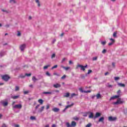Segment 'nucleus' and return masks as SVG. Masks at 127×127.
<instances>
[{
	"label": "nucleus",
	"instance_id": "58",
	"mask_svg": "<svg viewBox=\"0 0 127 127\" xmlns=\"http://www.w3.org/2000/svg\"><path fill=\"white\" fill-rule=\"evenodd\" d=\"M54 75H55L56 76H60V75L58 74L57 73H54Z\"/></svg>",
	"mask_w": 127,
	"mask_h": 127
},
{
	"label": "nucleus",
	"instance_id": "11",
	"mask_svg": "<svg viewBox=\"0 0 127 127\" xmlns=\"http://www.w3.org/2000/svg\"><path fill=\"white\" fill-rule=\"evenodd\" d=\"M110 40H111V41H112V42L109 43L108 44V45L109 46H112V45H113V44H114L115 43V40H114V39H113V38H111V39H110Z\"/></svg>",
	"mask_w": 127,
	"mask_h": 127
},
{
	"label": "nucleus",
	"instance_id": "34",
	"mask_svg": "<svg viewBox=\"0 0 127 127\" xmlns=\"http://www.w3.org/2000/svg\"><path fill=\"white\" fill-rule=\"evenodd\" d=\"M15 91H19V87H18L17 86H15Z\"/></svg>",
	"mask_w": 127,
	"mask_h": 127
},
{
	"label": "nucleus",
	"instance_id": "42",
	"mask_svg": "<svg viewBox=\"0 0 127 127\" xmlns=\"http://www.w3.org/2000/svg\"><path fill=\"white\" fill-rule=\"evenodd\" d=\"M106 52H107V50L106 49H104L102 51V53H103V54H106Z\"/></svg>",
	"mask_w": 127,
	"mask_h": 127
},
{
	"label": "nucleus",
	"instance_id": "6",
	"mask_svg": "<svg viewBox=\"0 0 127 127\" xmlns=\"http://www.w3.org/2000/svg\"><path fill=\"white\" fill-rule=\"evenodd\" d=\"M0 104H1V105H2L4 107H6V106H7V105H8V102H5L3 100H1L0 102Z\"/></svg>",
	"mask_w": 127,
	"mask_h": 127
},
{
	"label": "nucleus",
	"instance_id": "7",
	"mask_svg": "<svg viewBox=\"0 0 127 127\" xmlns=\"http://www.w3.org/2000/svg\"><path fill=\"white\" fill-rule=\"evenodd\" d=\"M13 109H20L21 108H22V105L21 104H18L14 106L13 107Z\"/></svg>",
	"mask_w": 127,
	"mask_h": 127
},
{
	"label": "nucleus",
	"instance_id": "17",
	"mask_svg": "<svg viewBox=\"0 0 127 127\" xmlns=\"http://www.w3.org/2000/svg\"><path fill=\"white\" fill-rule=\"evenodd\" d=\"M95 117H94V114L92 112L90 113V115L89 116V119H94Z\"/></svg>",
	"mask_w": 127,
	"mask_h": 127
},
{
	"label": "nucleus",
	"instance_id": "36",
	"mask_svg": "<svg viewBox=\"0 0 127 127\" xmlns=\"http://www.w3.org/2000/svg\"><path fill=\"white\" fill-rule=\"evenodd\" d=\"M92 72H93V71H92V70L89 69L88 70V72H87L88 75H89V74H91V73H92Z\"/></svg>",
	"mask_w": 127,
	"mask_h": 127
},
{
	"label": "nucleus",
	"instance_id": "41",
	"mask_svg": "<svg viewBox=\"0 0 127 127\" xmlns=\"http://www.w3.org/2000/svg\"><path fill=\"white\" fill-rule=\"evenodd\" d=\"M114 79L115 80V81H118V80H120V77H114Z\"/></svg>",
	"mask_w": 127,
	"mask_h": 127
},
{
	"label": "nucleus",
	"instance_id": "1",
	"mask_svg": "<svg viewBox=\"0 0 127 127\" xmlns=\"http://www.w3.org/2000/svg\"><path fill=\"white\" fill-rule=\"evenodd\" d=\"M124 103H125V101H122L121 98H119L117 100V102H114V105H119V104H124Z\"/></svg>",
	"mask_w": 127,
	"mask_h": 127
},
{
	"label": "nucleus",
	"instance_id": "8",
	"mask_svg": "<svg viewBox=\"0 0 127 127\" xmlns=\"http://www.w3.org/2000/svg\"><path fill=\"white\" fill-rule=\"evenodd\" d=\"M45 108V106H42L41 107V108L39 109L38 110V113L39 114H41V113H42L43 111H44V109Z\"/></svg>",
	"mask_w": 127,
	"mask_h": 127
},
{
	"label": "nucleus",
	"instance_id": "22",
	"mask_svg": "<svg viewBox=\"0 0 127 127\" xmlns=\"http://www.w3.org/2000/svg\"><path fill=\"white\" fill-rule=\"evenodd\" d=\"M70 96V93H69L68 92L65 93L64 95V98H68L69 97V96Z\"/></svg>",
	"mask_w": 127,
	"mask_h": 127
},
{
	"label": "nucleus",
	"instance_id": "55",
	"mask_svg": "<svg viewBox=\"0 0 127 127\" xmlns=\"http://www.w3.org/2000/svg\"><path fill=\"white\" fill-rule=\"evenodd\" d=\"M10 25L9 24H6L5 25V27H6V28H8L9 27Z\"/></svg>",
	"mask_w": 127,
	"mask_h": 127
},
{
	"label": "nucleus",
	"instance_id": "60",
	"mask_svg": "<svg viewBox=\"0 0 127 127\" xmlns=\"http://www.w3.org/2000/svg\"><path fill=\"white\" fill-rule=\"evenodd\" d=\"M109 74H110V73H109V72H106V73H105V76H107V75H109Z\"/></svg>",
	"mask_w": 127,
	"mask_h": 127
},
{
	"label": "nucleus",
	"instance_id": "53",
	"mask_svg": "<svg viewBox=\"0 0 127 127\" xmlns=\"http://www.w3.org/2000/svg\"><path fill=\"white\" fill-rule=\"evenodd\" d=\"M64 61H66V58H64L62 61V63H63V62H64Z\"/></svg>",
	"mask_w": 127,
	"mask_h": 127
},
{
	"label": "nucleus",
	"instance_id": "47",
	"mask_svg": "<svg viewBox=\"0 0 127 127\" xmlns=\"http://www.w3.org/2000/svg\"><path fill=\"white\" fill-rule=\"evenodd\" d=\"M29 93V91H24V95H26L27 94H28Z\"/></svg>",
	"mask_w": 127,
	"mask_h": 127
},
{
	"label": "nucleus",
	"instance_id": "16",
	"mask_svg": "<svg viewBox=\"0 0 127 127\" xmlns=\"http://www.w3.org/2000/svg\"><path fill=\"white\" fill-rule=\"evenodd\" d=\"M53 86L54 87V88H56V89H57V88H60L61 87V85H60V84L57 83L56 84H54Z\"/></svg>",
	"mask_w": 127,
	"mask_h": 127
},
{
	"label": "nucleus",
	"instance_id": "26",
	"mask_svg": "<svg viewBox=\"0 0 127 127\" xmlns=\"http://www.w3.org/2000/svg\"><path fill=\"white\" fill-rule=\"evenodd\" d=\"M38 103H39L41 105H42L43 104V100L40 99H39L38 101Z\"/></svg>",
	"mask_w": 127,
	"mask_h": 127
},
{
	"label": "nucleus",
	"instance_id": "33",
	"mask_svg": "<svg viewBox=\"0 0 127 127\" xmlns=\"http://www.w3.org/2000/svg\"><path fill=\"white\" fill-rule=\"evenodd\" d=\"M73 120H74V121H78L79 119L78 118V117H77V116H75L73 118Z\"/></svg>",
	"mask_w": 127,
	"mask_h": 127
},
{
	"label": "nucleus",
	"instance_id": "24",
	"mask_svg": "<svg viewBox=\"0 0 127 127\" xmlns=\"http://www.w3.org/2000/svg\"><path fill=\"white\" fill-rule=\"evenodd\" d=\"M9 3L11 4H13V3H16V1H15V0H10Z\"/></svg>",
	"mask_w": 127,
	"mask_h": 127
},
{
	"label": "nucleus",
	"instance_id": "61",
	"mask_svg": "<svg viewBox=\"0 0 127 127\" xmlns=\"http://www.w3.org/2000/svg\"><path fill=\"white\" fill-rule=\"evenodd\" d=\"M88 115L87 114H85L83 115V117H87Z\"/></svg>",
	"mask_w": 127,
	"mask_h": 127
},
{
	"label": "nucleus",
	"instance_id": "27",
	"mask_svg": "<svg viewBox=\"0 0 127 127\" xmlns=\"http://www.w3.org/2000/svg\"><path fill=\"white\" fill-rule=\"evenodd\" d=\"M66 127H72V126H71V124H70V123H69L68 122H67L66 123Z\"/></svg>",
	"mask_w": 127,
	"mask_h": 127
},
{
	"label": "nucleus",
	"instance_id": "57",
	"mask_svg": "<svg viewBox=\"0 0 127 127\" xmlns=\"http://www.w3.org/2000/svg\"><path fill=\"white\" fill-rule=\"evenodd\" d=\"M49 108H50V106H49V105H47V106H46L47 110H48L49 109Z\"/></svg>",
	"mask_w": 127,
	"mask_h": 127
},
{
	"label": "nucleus",
	"instance_id": "15",
	"mask_svg": "<svg viewBox=\"0 0 127 127\" xmlns=\"http://www.w3.org/2000/svg\"><path fill=\"white\" fill-rule=\"evenodd\" d=\"M71 127H75L77 126V123L75 121H72L71 123Z\"/></svg>",
	"mask_w": 127,
	"mask_h": 127
},
{
	"label": "nucleus",
	"instance_id": "46",
	"mask_svg": "<svg viewBox=\"0 0 127 127\" xmlns=\"http://www.w3.org/2000/svg\"><path fill=\"white\" fill-rule=\"evenodd\" d=\"M64 69H65V70L66 71H67V70H69V69H70V67H65L64 66Z\"/></svg>",
	"mask_w": 127,
	"mask_h": 127
},
{
	"label": "nucleus",
	"instance_id": "10",
	"mask_svg": "<svg viewBox=\"0 0 127 127\" xmlns=\"http://www.w3.org/2000/svg\"><path fill=\"white\" fill-rule=\"evenodd\" d=\"M120 97H121V95H115L114 96L111 97L110 101H112V100H114V99H118V98H120Z\"/></svg>",
	"mask_w": 127,
	"mask_h": 127
},
{
	"label": "nucleus",
	"instance_id": "3",
	"mask_svg": "<svg viewBox=\"0 0 127 127\" xmlns=\"http://www.w3.org/2000/svg\"><path fill=\"white\" fill-rule=\"evenodd\" d=\"M108 120L109 122H116V121H117V117L110 116L108 117Z\"/></svg>",
	"mask_w": 127,
	"mask_h": 127
},
{
	"label": "nucleus",
	"instance_id": "52",
	"mask_svg": "<svg viewBox=\"0 0 127 127\" xmlns=\"http://www.w3.org/2000/svg\"><path fill=\"white\" fill-rule=\"evenodd\" d=\"M39 107H40V105L38 104L35 107V109H37L38 108H39Z\"/></svg>",
	"mask_w": 127,
	"mask_h": 127
},
{
	"label": "nucleus",
	"instance_id": "4",
	"mask_svg": "<svg viewBox=\"0 0 127 127\" xmlns=\"http://www.w3.org/2000/svg\"><path fill=\"white\" fill-rule=\"evenodd\" d=\"M5 55H6V51L1 50L0 52V57H3Z\"/></svg>",
	"mask_w": 127,
	"mask_h": 127
},
{
	"label": "nucleus",
	"instance_id": "9",
	"mask_svg": "<svg viewBox=\"0 0 127 127\" xmlns=\"http://www.w3.org/2000/svg\"><path fill=\"white\" fill-rule=\"evenodd\" d=\"M101 117V113H99V112H97L95 114V116L94 117V120H95V119H97V118H99Z\"/></svg>",
	"mask_w": 127,
	"mask_h": 127
},
{
	"label": "nucleus",
	"instance_id": "12",
	"mask_svg": "<svg viewBox=\"0 0 127 127\" xmlns=\"http://www.w3.org/2000/svg\"><path fill=\"white\" fill-rule=\"evenodd\" d=\"M20 49L21 51H23V50H24V49H25V44L21 45L20 46Z\"/></svg>",
	"mask_w": 127,
	"mask_h": 127
},
{
	"label": "nucleus",
	"instance_id": "25",
	"mask_svg": "<svg viewBox=\"0 0 127 127\" xmlns=\"http://www.w3.org/2000/svg\"><path fill=\"white\" fill-rule=\"evenodd\" d=\"M32 80L33 81V82H34V83H35L36 82V81L38 80V79L37 78H36V77H35V76H33Z\"/></svg>",
	"mask_w": 127,
	"mask_h": 127
},
{
	"label": "nucleus",
	"instance_id": "62",
	"mask_svg": "<svg viewBox=\"0 0 127 127\" xmlns=\"http://www.w3.org/2000/svg\"><path fill=\"white\" fill-rule=\"evenodd\" d=\"M30 88H33V85L32 84H30L29 85Z\"/></svg>",
	"mask_w": 127,
	"mask_h": 127
},
{
	"label": "nucleus",
	"instance_id": "40",
	"mask_svg": "<svg viewBox=\"0 0 127 127\" xmlns=\"http://www.w3.org/2000/svg\"><path fill=\"white\" fill-rule=\"evenodd\" d=\"M117 32H115L114 33H113V37H117Z\"/></svg>",
	"mask_w": 127,
	"mask_h": 127
},
{
	"label": "nucleus",
	"instance_id": "49",
	"mask_svg": "<svg viewBox=\"0 0 127 127\" xmlns=\"http://www.w3.org/2000/svg\"><path fill=\"white\" fill-rule=\"evenodd\" d=\"M124 114L127 115V108L124 110Z\"/></svg>",
	"mask_w": 127,
	"mask_h": 127
},
{
	"label": "nucleus",
	"instance_id": "38",
	"mask_svg": "<svg viewBox=\"0 0 127 127\" xmlns=\"http://www.w3.org/2000/svg\"><path fill=\"white\" fill-rule=\"evenodd\" d=\"M56 56V55H55V54H53L51 56L52 59H53V58H55Z\"/></svg>",
	"mask_w": 127,
	"mask_h": 127
},
{
	"label": "nucleus",
	"instance_id": "45",
	"mask_svg": "<svg viewBox=\"0 0 127 127\" xmlns=\"http://www.w3.org/2000/svg\"><path fill=\"white\" fill-rule=\"evenodd\" d=\"M91 126H92V124L91 123H89L86 126V127H91Z\"/></svg>",
	"mask_w": 127,
	"mask_h": 127
},
{
	"label": "nucleus",
	"instance_id": "5",
	"mask_svg": "<svg viewBox=\"0 0 127 127\" xmlns=\"http://www.w3.org/2000/svg\"><path fill=\"white\" fill-rule=\"evenodd\" d=\"M78 68H80V70L82 71H85V69L84 67V65H82L81 64H77V66L75 67L76 69H78Z\"/></svg>",
	"mask_w": 127,
	"mask_h": 127
},
{
	"label": "nucleus",
	"instance_id": "30",
	"mask_svg": "<svg viewBox=\"0 0 127 127\" xmlns=\"http://www.w3.org/2000/svg\"><path fill=\"white\" fill-rule=\"evenodd\" d=\"M20 78H25V74L23 75V74H21L20 76H19Z\"/></svg>",
	"mask_w": 127,
	"mask_h": 127
},
{
	"label": "nucleus",
	"instance_id": "32",
	"mask_svg": "<svg viewBox=\"0 0 127 127\" xmlns=\"http://www.w3.org/2000/svg\"><path fill=\"white\" fill-rule=\"evenodd\" d=\"M1 11H2L3 12H5V13H8V12L7 11V10H4L3 9H1Z\"/></svg>",
	"mask_w": 127,
	"mask_h": 127
},
{
	"label": "nucleus",
	"instance_id": "39",
	"mask_svg": "<svg viewBox=\"0 0 127 127\" xmlns=\"http://www.w3.org/2000/svg\"><path fill=\"white\" fill-rule=\"evenodd\" d=\"M97 59H98V57H95L93 58L92 60L93 61H96V60H97Z\"/></svg>",
	"mask_w": 127,
	"mask_h": 127
},
{
	"label": "nucleus",
	"instance_id": "31",
	"mask_svg": "<svg viewBox=\"0 0 127 127\" xmlns=\"http://www.w3.org/2000/svg\"><path fill=\"white\" fill-rule=\"evenodd\" d=\"M48 67H50V65H46V66H44V70L47 69L48 68Z\"/></svg>",
	"mask_w": 127,
	"mask_h": 127
},
{
	"label": "nucleus",
	"instance_id": "29",
	"mask_svg": "<svg viewBox=\"0 0 127 127\" xmlns=\"http://www.w3.org/2000/svg\"><path fill=\"white\" fill-rule=\"evenodd\" d=\"M74 105V103H72L71 105H67L66 107H65V109H68V108H70V107H72V106H73Z\"/></svg>",
	"mask_w": 127,
	"mask_h": 127
},
{
	"label": "nucleus",
	"instance_id": "20",
	"mask_svg": "<svg viewBox=\"0 0 127 127\" xmlns=\"http://www.w3.org/2000/svg\"><path fill=\"white\" fill-rule=\"evenodd\" d=\"M11 98L12 99H13V100H16V99H18V98H19V95L13 96Z\"/></svg>",
	"mask_w": 127,
	"mask_h": 127
},
{
	"label": "nucleus",
	"instance_id": "51",
	"mask_svg": "<svg viewBox=\"0 0 127 127\" xmlns=\"http://www.w3.org/2000/svg\"><path fill=\"white\" fill-rule=\"evenodd\" d=\"M84 93H91V90L84 91Z\"/></svg>",
	"mask_w": 127,
	"mask_h": 127
},
{
	"label": "nucleus",
	"instance_id": "63",
	"mask_svg": "<svg viewBox=\"0 0 127 127\" xmlns=\"http://www.w3.org/2000/svg\"><path fill=\"white\" fill-rule=\"evenodd\" d=\"M112 66H113V67H115V63H112Z\"/></svg>",
	"mask_w": 127,
	"mask_h": 127
},
{
	"label": "nucleus",
	"instance_id": "59",
	"mask_svg": "<svg viewBox=\"0 0 127 127\" xmlns=\"http://www.w3.org/2000/svg\"><path fill=\"white\" fill-rule=\"evenodd\" d=\"M96 97V95H93L92 97H91V99H95V97Z\"/></svg>",
	"mask_w": 127,
	"mask_h": 127
},
{
	"label": "nucleus",
	"instance_id": "21",
	"mask_svg": "<svg viewBox=\"0 0 127 127\" xmlns=\"http://www.w3.org/2000/svg\"><path fill=\"white\" fill-rule=\"evenodd\" d=\"M76 96H77V94H76L75 93H72L70 97H69V99H72L73 98H74V97Z\"/></svg>",
	"mask_w": 127,
	"mask_h": 127
},
{
	"label": "nucleus",
	"instance_id": "18",
	"mask_svg": "<svg viewBox=\"0 0 127 127\" xmlns=\"http://www.w3.org/2000/svg\"><path fill=\"white\" fill-rule=\"evenodd\" d=\"M104 120H105V118H104V117H101V118H100L99 119L98 122H101V123H104Z\"/></svg>",
	"mask_w": 127,
	"mask_h": 127
},
{
	"label": "nucleus",
	"instance_id": "14",
	"mask_svg": "<svg viewBox=\"0 0 127 127\" xmlns=\"http://www.w3.org/2000/svg\"><path fill=\"white\" fill-rule=\"evenodd\" d=\"M95 96H96V99L97 100H99V99H102V95H101V94H100V93H98Z\"/></svg>",
	"mask_w": 127,
	"mask_h": 127
},
{
	"label": "nucleus",
	"instance_id": "64",
	"mask_svg": "<svg viewBox=\"0 0 127 127\" xmlns=\"http://www.w3.org/2000/svg\"><path fill=\"white\" fill-rule=\"evenodd\" d=\"M72 64V61H69V64Z\"/></svg>",
	"mask_w": 127,
	"mask_h": 127
},
{
	"label": "nucleus",
	"instance_id": "54",
	"mask_svg": "<svg viewBox=\"0 0 127 127\" xmlns=\"http://www.w3.org/2000/svg\"><path fill=\"white\" fill-rule=\"evenodd\" d=\"M46 74L47 76H50V74L49 73V72L47 71Z\"/></svg>",
	"mask_w": 127,
	"mask_h": 127
},
{
	"label": "nucleus",
	"instance_id": "19",
	"mask_svg": "<svg viewBox=\"0 0 127 127\" xmlns=\"http://www.w3.org/2000/svg\"><path fill=\"white\" fill-rule=\"evenodd\" d=\"M44 95H52V92H43Z\"/></svg>",
	"mask_w": 127,
	"mask_h": 127
},
{
	"label": "nucleus",
	"instance_id": "13",
	"mask_svg": "<svg viewBox=\"0 0 127 127\" xmlns=\"http://www.w3.org/2000/svg\"><path fill=\"white\" fill-rule=\"evenodd\" d=\"M53 112H54L55 113H58L60 111V109L59 108H54L52 109Z\"/></svg>",
	"mask_w": 127,
	"mask_h": 127
},
{
	"label": "nucleus",
	"instance_id": "44",
	"mask_svg": "<svg viewBox=\"0 0 127 127\" xmlns=\"http://www.w3.org/2000/svg\"><path fill=\"white\" fill-rule=\"evenodd\" d=\"M117 95H118V96H121V90H120L118 91Z\"/></svg>",
	"mask_w": 127,
	"mask_h": 127
},
{
	"label": "nucleus",
	"instance_id": "48",
	"mask_svg": "<svg viewBox=\"0 0 127 127\" xmlns=\"http://www.w3.org/2000/svg\"><path fill=\"white\" fill-rule=\"evenodd\" d=\"M17 36H21V33H20V32H19V31H18L17 32Z\"/></svg>",
	"mask_w": 127,
	"mask_h": 127
},
{
	"label": "nucleus",
	"instance_id": "50",
	"mask_svg": "<svg viewBox=\"0 0 127 127\" xmlns=\"http://www.w3.org/2000/svg\"><path fill=\"white\" fill-rule=\"evenodd\" d=\"M65 78H66V75H64L63 76L61 77V79L64 80V79H65Z\"/></svg>",
	"mask_w": 127,
	"mask_h": 127
},
{
	"label": "nucleus",
	"instance_id": "28",
	"mask_svg": "<svg viewBox=\"0 0 127 127\" xmlns=\"http://www.w3.org/2000/svg\"><path fill=\"white\" fill-rule=\"evenodd\" d=\"M30 120L32 121H34V120H36V118L34 116H31L30 118Z\"/></svg>",
	"mask_w": 127,
	"mask_h": 127
},
{
	"label": "nucleus",
	"instance_id": "35",
	"mask_svg": "<svg viewBox=\"0 0 127 127\" xmlns=\"http://www.w3.org/2000/svg\"><path fill=\"white\" fill-rule=\"evenodd\" d=\"M25 75V76H27V77H30L31 76V73H26Z\"/></svg>",
	"mask_w": 127,
	"mask_h": 127
},
{
	"label": "nucleus",
	"instance_id": "2",
	"mask_svg": "<svg viewBox=\"0 0 127 127\" xmlns=\"http://www.w3.org/2000/svg\"><path fill=\"white\" fill-rule=\"evenodd\" d=\"M9 78H10L9 76L6 74L2 76V80H3L4 81H5L6 82H7V81H8V80H9Z\"/></svg>",
	"mask_w": 127,
	"mask_h": 127
},
{
	"label": "nucleus",
	"instance_id": "43",
	"mask_svg": "<svg viewBox=\"0 0 127 127\" xmlns=\"http://www.w3.org/2000/svg\"><path fill=\"white\" fill-rule=\"evenodd\" d=\"M57 67H58V65H54V66H53L52 67V69H56V68H57Z\"/></svg>",
	"mask_w": 127,
	"mask_h": 127
},
{
	"label": "nucleus",
	"instance_id": "23",
	"mask_svg": "<svg viewBox=\"0 0 127 127\" xmlns=\"http://www.w3.org/2000/svg\"><path fill=\"white\" fill-rule=\"evenodd\" d=\"M118 86H120V87H123V88H125L126 87V85L124 83H118Z\"/></svg>",
	"mask_w": 127,
	"mask_h": 127
},
{
	"label": "nucleus",
	"instance_id": "37",
	"mask_svg": "<svg viewBox=\"0 0 127 127\" xmlns=\"http://www.w3.org/2000/svg\"><path fill=\"white\" fill-rule=\"evenodd\" d=\"M106 43H107V42H106V41H102V42H101V44H102V45H105L106 44Z\"/></svg>",
	"mask_w": 127,
	"mask_h": 127
},
{
	"label": "nucleus",
	"instance_id": "56",
	"mask_svg": "<svg viewBox=\"0 0 127 127\" xmlns=\"http://www.w3.org/2000/svg\"><path fill=\"white\" fill-rule=\"evenodd\" d=\"M79 91H80V92H82V93H84V91L83 90V89L82 88H79Z\"/></svg>",
	"mask_w": 127,
	"mask_h": 127
}]
</instances>
